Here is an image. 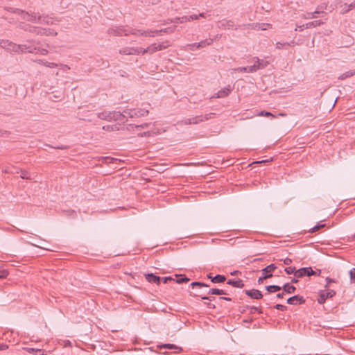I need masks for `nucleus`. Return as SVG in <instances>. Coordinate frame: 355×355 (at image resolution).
Wrapping results in <instances>:
<instances>
[{
    "label": "nucleus",
    "mask_w": 355,
    "mask_h": 355,
    "mask_svg": "<svg viewBox=\"0 0 355 355\" xmlns=\"http://www.w3.org/2000/svg\"><path fill=\"white\" fill-rule=\"evenodd\" d=\"M47 33H49V35H56L57 33L54 32L53 30L47 29Z\"/></svg>",
    "instance_id": "63"
},
{
    "label": "nucleus",
    "mask_w": 355,
    "mask_h": 355,
    "mask_svg": "<svg viewBox=\"0 0 355 355\" xmlns=\"http://www.w3.org/2000/svg\"><path fill=\"white\" fill-rule=\"evenodd\" d=\"M219 23L220 27H223L225 28L230 29L234 27V21L231 20L223 19L220 21Z\"/></svg>",
    "instance_id": "16"
},
{
    "label": "nucleus",
    "mask_w": 355,
    "mask_h": 355,
    "mask_svg": "<svg viewBox=\"0 0 355 355\" xmlns=\"http://www.w3.org/2000/svg\"><path fill=\"white\" fill-rule=\"evenodd\" d=\"M103 162L105 163H112L117 159L111 157H104L102 158Z\"/></svg>",
    "instance_id": "44"
},
{
    "label": "nucleus",
    "mask_w": 355,
    "mask_h": 355,
    "mask_svg": "<svg viewBox=\"0 0 355 355\" xmlns=\"http://www.w3.org/2000/svg\"><path fill=\"white\" fill-rule=\"evenodd\" d=\"M349 275L352 281L355 282V268H352L349 271Z\"/></svg>",
    "instance_id": "50"
},
{
    "label": "nucleus",
    "mask_w": 355,
    "mask_h": 355,
    "mask_svg": "<svg viewBox=\"0 0 355 355\" xmlns=\"http://www.w3.org/2000/svg\"><path fill=\"white\" fill-rule=\"evenodd\" d=\"M0 46L6 51L12 53H34L35 48H32L27 44H16L8 40H3L0 43Z\"/></svg>",
    "instance_id": "2"
},
{
    "label": "nucleus",
    "mask_w": 355,
    "mask_h": 355,
    "mask_svg": "<svg viewBox=\"0 0 355 355\" xmlns=\"http://www.w3.org/2000/svg\"><path fill=\"white\" fill-rule=\"evenodd\" d=\"M260 115L266 116H272V114L270 112H264V111L261 112H260Z\"/></svg>",
    "instance_id": "61"
},
{
    "label": "nucleus",
    "mask_w": 355,
    "mask_h": 355,
    "mask_svg": "<svg viewBox=\"0 0 355 355\" xmlns=\"http://www.w3.org/2000/svg\"><path fill=\"white\" fill-rule=\"evenodd\" d=\"M297 270H295V267H287L284 269V271L290 275V274H294L295 275V272H296Z\"/></svg>",
    "instance_id": "42"
},
{
    "label": "nucleus",
    "mask_w": 355,
    "mask_h": 355,
    "mask_svg": "<svg viewBox=\"0 0 355 355\" xmlns=\"http://www.w3.org/2000/svg\"><path fill=\"white\" fill-rule=\"evenodd\" d=\"M336 294L335 291L330 290L327 292H322L320 294L318 302L320 304H324L327 298L332 297Z\"/></svg>",
    "instance_id": "8"
},
{
    "label": "nucleus",
    "mask_w": 355,
    "mask_h": 355,
    "mask_svg": "<svg viewBox=\"0 0 355 355\" xmlns=\"http://www.w3.org/2000/svg\"><path fill=\"white\" fill-rule=\"evenodd\" d=\"M226 280V277L222 275H216V276L211 278V282L217 284L222 283Z\"/></svg>",
    "instance_id": "25"
},
{
    "label": "nucleus",
    "mask_w": 355,
    "mask_h": 355,
    "mask_svg": "<svg viewBox=\"0 0 355 355\" xmlns=\"http://www.w3.org/2000/svg\"><path fill=\"white\" fill-rule=\"evenodd\" d=\"M160 348H165L168 349H175L177 351V352H180L182 351V347H178L173 344H163L159 346Z\"/></svg>",
    "instance_id": "19"
},
{
    "label": "nucleus",
    "mask_w": 355,
    "mask_h": 355,
    "mask_svg": "<svg viewBox=\"0 0 355 355\" xmlns=\"http://www.w3.org/2000/svg\"><path fill=\"white\" fill-rule=\"evenodd\" d=\"M256 312H258L259 313H262L261 310L259 309V308H257L256 306H251L250 307V313L252 314V313H254Z\"/></svg>",
    "instance_id": "46"
},
{
    "label": "nucleus",
    "mask_w": 355,
    "mask_h": 355,
    "mask_svg": "<svg viewBox=\"0 0 355 355\" xmlns=\"http://www.w3.org/2000/svg\"><path fill=\"white\" fill-rule=\"evenodd\" d=\"M254 67L249 66V67H242L234 69V70L239 71V72H245V73H254Z\"/></svg>",
    "instance_id": "20"
},
{
    "label": "nucleus",
    "mask_w": 355,
    "mask_h": 355,
    "mask_svg": "<svg viewBox=\"0 0 355 355\" xmlns=\"http://www.w3.org/2000/svg\"><path fill=\"white\" fill-rule=\"evenodd\" d=\"M134 112H135V109H125L123 110L122 114L125 115V121H127V117H129V118L135 117Z\"/></svg>",
    "instance_id": "30"
},
{
    "label": "nucleus",
    "mask_w": 355,
    "mask_h": 355,
    "mask_svg": "<svg viewBox=\"0 0 355 355\" xmlns=\"http://www.w3.org/2000/svg\"><path fill=\"white\" fill-rule=\"evenodd\" d=\"M213 43V39L209 38L197 43V48H203Z\"/></svg>",
    "instance_id": "22"
},
{
    "label": "nucleus",
    "mask_w": 355,
    "mask_h": 355,
    "mask_svg": "<svg viewBox=\"0 0 355 355\" xmlns=\"http://www.w3.org/2000/svg\"><path fill=\"white\" fill-rule=\"evenodd\" d=\"M18 27L25 31L28 32V29H31V25L26 24L24 22H20L18 25Z\"/></svg>",
    "instance_id": "35"
},
{
    "label": "nucleus",
    "mask_w": 355,
    "mask_h": 355,
    "mask_svg": "<svg viewBox=\"0 0 355 355\" xmlns=\"http://www.w3.org/2000/svg\"><path fill=\"white\" fill-rule=\"evenodd\" d=\"M327 7V5L326 3H323V4L318 6L316 10L323 11V10L326 9Z\"/></svg>",
    "instance_id": "54"
},
{
    "label": "nucleus",
    "mask_w": 355,
    "mask_h": 355,
    "mask_svg": "<svg viewBox=\"0 0 355 355\" xmlns=\"http://www.w3.org/2000/svg\"><path fill=\"white\" fill-rule=\"evenodd\" d=\"M112 121L125 123V115L122 114V113L119 111H112Z\"/></svg>",
    "instance_id": "11"
},
{
    "label": "nucleus",
    "mask_w": 355,
    "mask_h": 355,
    "mask_svg": "<svg viewBox=\"0 0 355 355\" xmlns=\"http://www.w3.org/2000/svg\"><path fill=\"white\" fill-rule=\"evenodd\" d=\"M150 123H143V124H141V125H135V128L137 129H139V128H147L149 125H150Z\"/></svg>",
    "instance_id": "51"
},
{
    "label": "nucleus",
    "mask_w": 355,
    "mask_h": 355,
    "mask_svg": "<svg viewBox=\"0 0 355 355\" xmlns=\"http://www.w3.org/2000/svg\"><path fill=\"white\" fill-rule=\"evenodd\" d=\"M325 223H317L316 225H315L314 227L310 228L309 230H308V232L309 233H313V232H315L316 231H318L319 230H320L321 228L325 227Z\"/></svg>",
    "instance_id": "31"
},
{
    "label": "nucleus",
    "mask_w": 355,
    "mask_h": 355,
    "mask_svg": "<svg viewBox=\"0 0 355 355\" xmlns=\"http://www.w3.org/2000/svg\"><path fill=\"white\" fill-rule=\"evenodd\" d=\"M207 294L211 295H227L225 291L218 288H211L208 291Z\"/></svg>",
    "instance_id": "26"
},
{
    "label": "nucleus",
    "mask_w": 355,
    "mask_h": 355,
    "mask_svg": "<svg viewBox=\"0 0 355 355\" xmlns=\"http://www.w3.org/2000/svg\"><path fill=\"white\" fill-rule=\"evenodd\" d=\"M189 49L190 51H194L197 48V43H193L188 44Z\"/></svg>",
    "instance_id": "53"
},
{
    "label": "nucleus",
    "mask_w": 355,
    "mask_h": 355,
    "mask_svg": "<svg viewBox=\"0 0 355 355\" xmlns=\"http://www.w3.org/2000/svg\"><path fill=\"white\" fill-rule=\"evenodd\" d=\"M148 114V110L146 109H135V117L145 116Z\"/></svg>",
    "instance_id": "21"
},
{
    "label": "nucleus",
    "mask_w": 355,
    "mask_h": 355,
    "mask_svg": "<svg viewBox=\"0 0 355 355\" xmlns=\"http://www.w3.org/2000/svg\"><path fill=\"white\" fill-rule=\"evenodd\" d=\"M37 35H49V33H47V29H46V28H40V27H37Z\"/></svg>",
    "instance_id": "40"
},
{
    "label": "nucleus",
    "mask_w": 355,
    "mask_h": 355,
    "mask_svg": "<svg viewBox=\"0 0 355 355\" xmlns=\"http://www.w3.org/2000/svg\"><path fill=\"white\" fill-rule=\"evenodd\" d=\"M214 115L213 113L207 114L205 115H200L194 116L191 119V124H198L200 122L205 121L209 120Z\"/></svg>",
    "instance_id": "7"
},
{
    "label": "nucleus",
    "mask_w": 355,
    "mask_h": 355,
    "mask_svg": "<svg viewBox=\"0 0 355 355\" xmlns=\"http://www.w3.org/2000/svg\"><path fill=\"white\" fill-rule=\"evenodd\" d=\"M145 49H143V48H137V49L132 48L131 49V55L144 54L143 50H145Z\"/></svg>",
    "instance_id": "37"
},
{
    "label": "nucleus",
    "mask_w": 355,
    "mask_h": 355,
    "mask_svg": "<svg viewBox=\"0 0 355 355\" xmlns=\"http://www.w3.org/2000/svg\"><path fill=\"white\" fill-rule=\"evenodd\" d=\"M245 293L252 299L259 300L263 297L261 292L257 289L246 290Z\"/></svg>",
    "instance_id": "10"
},
{
    "label": "nucleus",
    "mask_w": 355,
    "mask_h": 355,
    "mask_svg": "<svg viewBox=\"0 0 355 355\" xmlns=\"http://www.w3.org/2000/svg\"><path fill=\"white\" fill-rule=\"evenodd\" d=\"M304 28H306L305 24L297 26V27L295 28V31H302Z\"/></svg>",
    "instance_id": "59"
},
{
    "label": "nucleus",
    "mask_w": 355,
    "mask_h": 355,
    "mask_svg": "<svg viewBox=\"0 0 355 355\" xmlns=\"http://www.w3.org/2000/svg\"><path fill=\"white\" fill-rule=\"evenodd\" d=\"M291 263H292V259L288 257H286V259H284V263L286 266L290 265Z\"/></svg>",
    "instance_id": "58"
},
{
    "label": "nucleus",
    "mask_w": 355,
    "mask_h": 355,
    "mask_svg": "<svg viewBox=\"0 0 355 355\" xmlns=\"http://www.w3.org/2000/svg\"><path fill=\"white\" fill-rule=\"evenodd\" d=\"M98 118L101 120H105L107 121H112V111L104 110L102 112H99L97 114Z\"/></svg>",
    "instance_id": "14"
},
{
    "label": "nucleus",
    "mask_w": 355,
    "mask_h": 355,
    "mask_svg": "<svg viewBox=\"0 0 355 355\" xmlns=\"http://www.w3.org/2000/svg\"><path fill=\"white\" fill-rule=\"evenodd\" d=\"M146 279L150 283H155L157 285L160 284L161 278L159 276H156L153 273H148L145 275Z\"/></svg>",
    "instance_id": "13"
},
{
    "label": "nucleus",
    "mask_w": 355,
    "mask_h": 355,
    "mask_svg": "<svg viewBox=\"0 0 355 355\" xmlns=\"http://www.w3.org/2000/svg\"><path fill=\"white\" fill-rule=\"evenodd\" d=\"M252 67H254V72L257 71L259 69H261L260 64L259 62H257V60L255 61L254 64L252 65Z\"/></svg>",
    "instance_id": "57"
},
{
    "label": "nucleus",
    "mask_w": 355,
    "mask_h": 355,
    "mask_svg": "<svg viewBox=\"0 0 355 355\" xmlns=\"http://www.w3.org/2000/svg\"><path fill=\"white\" fill-rule=\"evenodd\" d=\"M354 75H355V69L354 70H350V71H348L343 74H341L339 77H338V79L340 80H344L345 78H349V77H352Z\"/></svg>",
    "instance_id": "28"
},
{
    "label": "nucleus",
    "mask_w": 355,
    "mask_h": 355,
    "mask_svg": "<svg viewBox=\"0 0 355 355\" xmlns=\"http://www.w3.org/2000/svg\"><path fill=\"white\" fill-rule=\"evenodd\" d=\"M8 272L7 270L0 271V278H5L7 277Z\"/></svg>",
    "instance_id": "55"
},
{
    "label": "nucleus",
    "mask_w": 355,
    "mask_h": 355,
    "mask_svg": "<svg viewBox=\"0 0 355 355\" xmlns=\"http://www.w3.org/2000/svg\"><path fill=\"white\" fill-rule=\"evenodd\" d=\"M24 350L26 351L28 353H32L34 352H41L42 351V349H34L32 347H25Z\"/></svg>",
    "instance_id": "47"
},
{
    "label": "nucleus",
    "mask_w": 355,
    "mask_h": 355,
    "mask_svg": "<svg viewBox=\"0 0 355 355\" xmlns=\"http://www.w3.org/2000/svg\"><path fill=\"white\" fill-rule=\"evenodd\" d=\"M227 284L235 288H243L244 286V284L241 279H229Z\"/></svg>",
    "instance_id": "15"
},
{
    "label": "nucleus",
    "mask_w": 355,
    "mask_h": 355,
    "mask_svg": "<svg viewBox=\"0 0 355 355\" xmlns=\"http://www.w3.org/2000/svg\"><path fill=\"white\" fill-rule=\"evenodd\" d=\"M103 130L111 132V131L118 130L119 128L115 125H107L103 126Z\"/></svg>",
    "instance_id": "32"
},
{
    "label": "nucleus",
    "mask_w": 355,
    "mask_h": 355,
    "mask_svg": "<svg viewBox=\"0 0 355 355\" xmlns=\"http://www.w3.org/2000/svg\"><path fill=\"white\" fill-rule=\"evenodd\" d=\"M319 13H324V11H320V10H316L313 12H307L306 14H305L302 16V18L305 19H313V18L316 17L315 14H319Z\"/></svg>",
    "instance_id": "24"
},
{
    "label": "nucleus",
    "mask_w": 355,
    "mask_h": 355,
    "mask_svg": "<svg viewBox=\"0 0 355 355\" xmlns=\"http://www.w3.org/2000/svg\"><path fill=\"white\" fill-rule=\"evenodd\" d=\"M10 12L16 13L24 21L40 24H53V19L48 15H40L35 12H26L17 8H10Z\"/></svg>",
    "instance_id": "1"
},
{
    "label": "nucleus",
    "mask_w": 355,
    "mask_h": 355,
    "mask_svg": "<svg viewBox=\"0 0 355 355\" xmlns=\"http://www.w3.org/2000/svg\"><path fill=\"white\" fill-rule=\"evenodd\" d=\"M59 66L60 67V69L63 71H67L70 69V67L67 64H60Z\"/></svg>",
    "instance_id": "56"
},
{
    "label": "nucleus",
    "mask_w": 355,
    "mask_h": 355,
    "mask_svg": "<svg viewBox=\"0 0 355 355\" xmlns=\"http://www.w3.org/2000/svg\"><path fill=\"white\" fill-rule=\"evenodd\" d=\"M231 92L230 86H227L224 87L223 89L219 90L217 93H216L212 98H224L229 95Z\"/></svg>",
    "instance_id": "12"
},
{
    "label": "nucleus",
    "mask_w": 355,
    "mask_h": 355,
    "mask_svg": "<svg viewBox=\"0 0 355 355\" xmlns=\"http://www.w3.org/2000/svg\"><path fill=\"white\" fill-rule=\"evenodd\" d=\"M354 8H355V0L352 3L347 5V9H346V10H343L341 12L343 14L346 13Z\"/></svg>",
    "instance_id": "43"
},
{
    "label": "nucleus",
    "mask_w": 355,
    "mask_h": 355,
    "mask_svg": "<svg viewBox=\"0 0 355 355\" xmlns=\"http://www.w3.org/2000/svg\"><path fill=\"white\" fill-rule=\"evenodd\" d=\"M191 286L193 288L195 286H199V287H202V286H205V287H208L209 286L205 283H202V282H192L191 284Z\"/></svg>",
    "instance_id": "41"
},
{
    "label": "nucleus",
    "mask_w": 355,
    "mask_h": 355,
    "mask_svg": "<svg viewBox=\"0 0 355 355\" xmlns=\"http://www.w3.org/2000/svg\"><path fill=\"white\" fill-rule=\"evenodd\" d=\"M167 28H165V29H162V30H159V31H142V30H139V29H125L124 28H118L115 32H116V35H128L129 34H132V35H145V36H150V37H153L154 36L153 34H150V33H167L168 31Z\"/></svg>",
    "instance_id": "3"
},
{
    "label": "nucleus",
    "mask_w": 355,
    "mask_h": 355,
    "mask_svg": "<svg viewBox=\"0 0 355 355\" xmlns=\"http://www.w3.org/2000/svg\"><path fill=\"white\" fill-rule=\"evenodd\" d=\"M282 288L288 294L294 293L296 291V288L288 283L285 284Z\"/></svg>",
    "instance_id": "17"
},
{
    "label": "nucleus",
    "mask_w": 355,
    "mask_h": 355,
    "mask_svg": "<svg viewBox=\"0 0 355 355\" xmlns=\"http://www.w3.org/2000/svg\"><path fill=\"white\" fill-rule=\"evenodd\" d=\"M198 19V16L197 15H191L189 16H183L180 17V20H179V22L180 24L186 23L187 21H190L191 20H196Z\"/></svg>",
    "instance_id": "18"
},
{
    "label": "nucleus",
    "mask_w": 355,
    "mask_h": 355,
    "mask_svg": "<svg viewBox=\"0 0 355 355\" xmlns=\"http://www.w3.org/2000/svg\"><path fill=\"white\" fill-rule=\"evenodd\" d=\"M37 63H39L40 64H43L47 67H49V68H54V67H56L58 66V64L54 63V62H47V61H45L44 60H37L36 61Z\"/></svg>",
    "instance_id": "27"
},
{
    "label": "nucleus",
    "mask_w": 355,
    "mask_h": 355,
    "mask_svg": "<svg viewBox=\"0 0 355 355\" xmlns=\"http://www.w3.org/2000/svg\"><path fill=\"white\" fill-rule=\"evenodd\" d=\"M178 124L180 125H190L191 124V119H186L184 120H182L181 121H178Z\"/></svg>",
    "instance_id": "45"
},
{
    "label": "nucleus",
    "mask_w": 355,
    "mask_h": 355,
    "mask_svg": "<svg viewBox=\"0 0 355 355\" xmlns=\"http://www.w3.org/2000/svg\"><path fill=\"white\" fill-rule=\"evenodd\" d=\"M323 24H324V21H322V20H315L313 21L306 23L305 24V28H311L313 27L319 26Z\"/></svg>",
    "instance_id": "23"
},
{
    "label": "nucleus",
    "mask_w": 355,
    "mask_h": 355,
    "mask_svg": "<svg viewBox=\"0 0 355 355\" xmlns=\"http://www.w3.org/2000/svg\"><path fill=\"white\" fill-rule=\"evenodd\" d=\"M320 273V270H319L318 275H319ZM317 275L316 272L313 270V269L311 267H305L296 270L295 272V277L296 278H301L304 276H311V275Z\"/></svg>",
    "instance_id": "4"
},
{
    "label": "nucleus",
    "mask_w": 355,
    "mask_h": 355,
    "mask_svg": "<svg viewBox=\"0 0 355 355\" xmlns=\"http://www.w3.org/2000/svg\"><path fill=\"white\" fill-rule=\"evenodd\" d=\"M168 46V44H164V43H155L149 46L148 48H146L145 50H143V53H153L154 52H156L157 51H161L163 49H165Z\"/></svg>",
    "instance_id": "6"
},
{
    "label": "nucleus",
    "mask_w": 355,
    "mask_h": 355,
    "mask_svg": "<svg viewBox=\"0 0 355 355\" xmlns=\"http://www.w3.org/2000/svg\"><path fill=\"white\" fill-rule=\"evenodd\" d=\"M150 135H151L150 132H148H148H144L142 134H141V137H144H144H149V136H150Z\"/></svg>",
    "instance_id": "64"
},
{
    "label": "nucleus",
    "mask_w": 355,
    "mask_h": 355,
    "mask_svg": "<svg viewBox=\"0 0 355 355\" xmlns=\"http://www.w3.org/2000/svg\"><path fill=\"white\" fill-rule=\"evenodd\" d=\"M266 289L267 290L268 292L275 293V292L279 291L282 289V287H280L279 286H277V285H270V286H267L266 287Z\"/></svg>",
    "instance_id": "29"
},
{
    "label": "nucleus",
    "mask_w": 355,
    "mask_h": 355,
    "mask_svg": "<svg viewBox=\"0 0 355 355\" xmlns=\"http://www.w3.org/2000/svg\"><path fill=\"white\" fill-rule=\"evenodd\" d=\"M20 177L22 179H26V180H31L32 177L31 175L26 171L21 170V175Z\"/></svg>",
    "instance_id": "33"
},
{
    "label": "nucleus",
    "mask_w": 355,
    "mask_h": 355,
    "mask_svg": "<svg viewBox=\"0 0 355 355\" xmlns=\"http://www.w3.org/2000/svg\"><path fill=\"white\" fill-rule=\"evenodd\" d=\"M176 283L178 284H182L183 282H187L189 280V278L186 277H182V275H180L179 277H177Z\"/></svg>",
    "instance_id": "39"
},
{
    "label": "nucleus",
    "mask_w": 355,
    "mask_h": 355,
    "mask_svg": "<svg viewBox=\"0 0 355 355\" xmlns=\"http://www.w3.org/2000/svg\"><path fill=\"white\" fill-rule=\"evenodd\" d=\"M305 302V300L302 296L300 295H294L293 297H289L287 300V303L291 305H297L302 304Z\"/></svg>",
    "instance_id": "9"
},
{
    "label": "nucleus",
    "mask_w": 355,
    "mask_h": 355,
    "mask_svg": "<svg viewBox=\"0 0 355 355\" xmlns=\"http://www.w3.org/2000/svg\"><path fill=\"white\" fill-rule=\"evenodd\" d=\"M277 268V266L272 263L267 266L266 268L261 270L262 276L260 277L258 279V282L261 283L263 279L270 278L272 277V272Z\"/></svg>",
    "instance_id": "5"
},
{
    "label": "nucleus",
    "mask_w": 355,
    "mask_h": 355,
    "mask_svg": "<svg viewBox=\"0 0 355 355\" xmlns=\"http://www.w3.org/2000/svg\"><path fill=\"white\" fill-rule=\"evenodd\" d=\"M275 46L278 49H288L289 47V44H286V42H277Z\"/></svg>",
    "instance_id": "36"
},
{
    "label": "nucleus",
    "mask_w": 355,
    "mask_h": 355,
    "mask_svg": "<svg viewBox=\"0 0 355 355\" xmlns=\"http://www.w3.org/2000/svg\"><path fill=\"white\" fill-rule=\"evenodd\" d=\"M32 48H35V46H33L31 45H30ZM35 50H34V53H40V54L42 55H46L48 53V51L45 49H37L35 47Z\"/></svg>",
    "instance_id": "38"
},
{
    "label": "nucleus",
    "mask_w": 355,
    "mask_h": 355,
    "mask_svg": "<svg viewBox=\"0 0 355 355\" xmlns=\"http://www.w3.org/2000/svg\"><path fill=\"white\" fill-rule=\"evenodd\" d=\"M30 28L31 29H28L29 33H35L37 35V26H31V27Z\"/></svg>",
    "instance_id": "52"
},
{
    "label": "nucleus",
    "mask_w": 355,
    "mask_h": 355,
    "mask_svg": "<svg viewBox=\"0 0 355 355\" xmlns=\"http://www.w3.org/2000/svg\"><path fill=\"white\" fill-rule=\"evenodd\" d=\"M168 281H174V279L171 277H165L163 278V282L164 284H166Z\"/></svg>",
    "instance_id": "60"
},
{
    "label": "nucleus",
    "mask_w": 355,
    "mask_h": 355,
    "mask_svg": "<svg viewBox=\"0 0 355 355\" xmlns=\"http://www.w3.org/2000/svg\"><path fill=\"white\" fill-rule=\"evenodd\" d=\"M120 53L125 55H131V49H123L120 51Z\"/></svg>",
    "instance_id": "49"
},
{
    "label": "nucleus",
    "mask_w": 355,
    "mask_h": 355,
    "mask_svg": "<svg viewBox=\"0 0 355 355\" xmlns=\"http://www.w3.org/2000/svg\"><path fill=\"white\" fill-rule=\"evenodd\" d=\"M254 59H257V62H259L260 64V67H261V69H264L265 67H266L268 64V62L267 60H260L259 58H255Z\"/></svg>",
    "instance_id": "34"
},
{
    "label": "nucleus",
    "mask_w": 355,
    "mask_h": 355,
    "mask_svg": "<svg viewBox=\"0 0 355 355\" xmlns=\"http://www.w3.org/2000/svg\"><path fill=\"white\" fill-rule=\"evenodd\" d=\"M275 308L276 309H278V310H281V311H286L287 307L284 305H282V304H277L275 306Z\"/></svg>",
    "instance_id": "48"
},
{
    "label": "nucleus",
    "mask_w": 355,
    "mask_h": 355,
    "mask_svg": "<svg viewBox=\"0 0 355 355\" xmlns=\"http://www.w3.org/2000/svg\"><path fill=\"white\" fill-rule=\"evenodd\" d=\"M179 20H180V17H175V18L171 19V22L175 23V24H178V23H180Z\"/></svg>",
    "instance_id": "62"
}]
</instances>
